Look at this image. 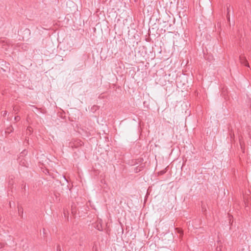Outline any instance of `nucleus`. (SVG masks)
<instances>
[{"label": "nucleus", "mask_w": 251, "mask_h": 251, "mask_svg": "<svg viewBox=\"0 0 251 251\" xmlns=\"http://www.w3.org/2000/svg\"><path fill=\"white\" fill-rule=\"evenodd\" d=\"M245 65H246L247 66L249 67V63H247V62L246 63Z\"/></svg>", "instance_id": "1"}, {"label": "nucleus", "mask_w": 251, "mask_h": 251, "mask_svg": "<svg viewBox=\"0 0 251 251\" xmlns=\"http://www.w3.org/2000/svg\"><path fill=\"white\" fill-rule=\"evenodd\" d=\"M19 119V117H15V120H18Z\"/></svg>", "instance_id": "2"}]
</instances>
